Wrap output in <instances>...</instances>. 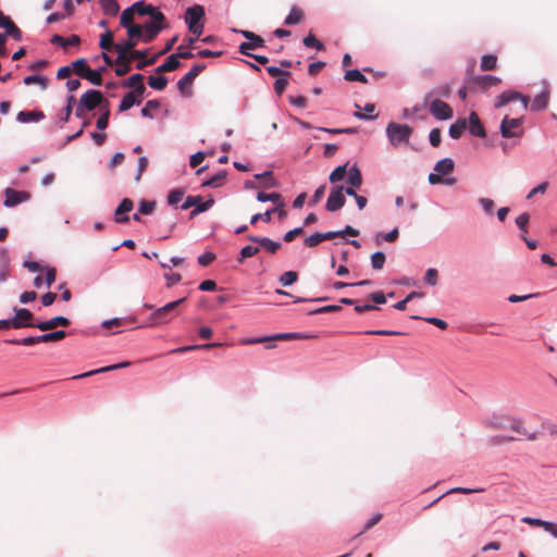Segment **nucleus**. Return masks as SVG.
Segmentation results:
<instances>
[{
  "mask_svg": "<svg viewBox=\"0 0 557 557\" xmlns=\"http://www.w3.org/2000/svg\"><path fill=\"white\" fill-rule=\"evenodd\" d=\"M225 176H226V173L222 171V172L215 174L214 176H212L210 180L206 181L202 185L210 186V187H218L223 183Z\"/></svg>",
  "mask_w": 557,
  "mask_h": 557,
  "instance_id": "6e6d98bb",
  "label": "nucleus"
},
{
  "mask_svg": "<svg viewBox=\"0 0 557 557\" xmlns=\"http://www.w3.org/2000/svg\"><path fill=\"white\" fill-rule=\"evenodd\" d=\"M206 69V64L200 63L194 65L190 71L185 74L177 83V87L182 94H185L186 88H189L195 78Z\"/></svg>",
  "mask_w": 557,
  "mask_h": 557,
  "instance_id": "2eb2a0df",
  "label": "nucleus"
},
{
  "mask_svg": "<svg viewBox=\"0 0 557 557\" xmlns=\"http://www.w3.org/2000/svg\"><path fill=\"white\" fill-rule=\"evenodd\" d=\"M468 91L474 92L475 90H474L472 84L470 83V79L468 78V76H466L465 82H463V86L458 91L459 98L461 100H465L467 98Z\"/></svg>",
  "mask_w": 557,
  "mask_h": 557,
  "instance_id": "e2e57ef3",
  "label": "nucleus"
},
{
  "mask_svg": "<svg viewBox=\"0 0 557 557\" xmlns=\"http://www.w3.org/2000/svg\"><path fill=\"white\" fill-rule=\"evenodd\" d=\"M467 128L466 119H458L453 125L449 127V135L454 139H458L463 134Z\"/></svg>",
  "mask_w": 557,
  "mask_h": 557,
  "instance_id": "cd10ccee",
  "label": "nucleus"
},
{
  "mask_svg": "<svg viewBox=\"0 0 557 557\" xmlns=\"http://www.w3.org/2000/svg\"><path fill=\"white\" fill-rule=\"evenodd\" d=\"M264 47V40L261 36L255 34L248 42H242L239 46V52L245 55H251L249 50Z\"/></svg>",
  "mask_w": 557,
  "mask_h": 557,
  "instance_id": "4be33fe9",
  "label": "nucleus"
},
{
  "mask_svg": "<svg viewBox=\"0 0 557 557\" xmlns=\"http://www.w3.org/2000/svg\"><path fill=\"white\" fill-rule=\"evenodd\" d=\"M347 174L349 186L360 187L362 185V175L357 166L350 168Z\"/></svg>",
  "mask_w": 557,
  "mask_h": 557,
  "instance_id": "2f4dec72",
  "label": "nucleus"
},
{
  "mask_svg": "<svg viewBox=\"0 0 557 557\" xmlns=\"http://www.w3.org/2000/svg\"><path fill=\"white\" fill-rule=\"evenodd\" d=\"M180 65H181V62H180V60H177V55L171 54L163 64L159 65L156 69V72L157 73L172 72V71L178 69Z\"/></svg>",
  "mask_w": 557,
  "mask_h": 557,
  "instance_id": "bb28decb",
  "label": "nucleus"
},
{
  "mask_svg": "<svg viewBox=\"0 0 557 557\" xmlns=\"http://www.w3.org/2000/svg\"><path fill=\"white\" fill-rule=\"evenodd\" d=\"M141 102L140 99L135 97V92H127L123 98L119 106V111L124 112L131 109L134 104H139Z\"/></svg>",
  "mask_w": 557,
  "mask_h": 557,
  "instance_id": "c85d7f7f",
  "label": "nucleus"
},
{
  "mask_svg": "<svg viewBox=\"0 0 557 557\" xmlns=\"http://www.w3.org/2000/svg\"><path fill=\"white\" fill-rule=\"evenodd\" d=\"M344 77L348 82L368 83V78L359 70H348Z\"/></svg>",
  "mask_w": 557,
  "mask_h": 557,
  "instance_id": "a19ab883",
  "label": "nucleus"
},
{
  "mask_svg": "<svg viewBox=\"0 0 557 557\" xmlns=\"http://www.w3.org/2000/svg\"><path fill=\"white\" fill-rule=\"evenodd\" d=\"M470 83L472 84L475 91H486L491 87L497 86L500 84L502 79L494 75H473L472 69L468 70L467 73Z\"/></svg>",
  "mask_w": 557,
  "mask_h": 557,
  "instance_id": "0eeeda50",
  "label": "nucleus"
},
{
  "mask_svg": "<svg viewBox=\"0 0 557 557\" xmlns=\"http://www.w3.org/2000/svg\"><path fill=\"white\" fill-rule=\"evenodd\" d=\"M129 364H131V362L124 361V362H120V363H116V364L103 367V368H100V369H97V370L88 371V372L79 374V375H75V376H73V379H81V377L91 376V375L97 374V373H103V372H109V371L116 370V369L126 368Z\"/></svg>",
  "mask_w": 557,
  "mask_h": 557,
  "instance_id": "b1692460",
  "label": "nucleus"
},
{
  "mask_svg": "<svg viewBox=\"0 0 557 557\" xmlns=\"http://www.w3.org/2000/svg\"><path fill=\"white\" fill-rule=\"evenodd\" d=\"M549 96H550V90L547 86H545L544 89L537 96H535V98L533 99V101L530 106L531 111L545 110L548 107Z\"/></svg>",
  "mask_w": 557,
  "mask_h": 557,
  "instance_id": "a211bd4d",
  "label": "nucleus"
},
{
  "mask_svg": "<svg viewBox=\"0 0 557 557\" xmlns=\"http://www.w3.org/2000/svg\"><path fill=\"white\" fill-rule=\"evenodd\" d=\"M311 338L310 335H305L301 333H280L271 337H260V338H253V339H246L243 342L245 345H252V344H259L264 343L268 341H293V339H307Z\"/></svg>",
  "mask_w": 557,
  "mask_h": 557,
  "instance_id": "ddd939ff",
  "label": "nucleus"
},
{
  "mask_svg": "<svg viewBox=\"0 0 557 557\" xmlns=\"http://www.w3.org/2000/svg\"><path fill=\"white\" fill-rule=\"evenodd\" d=\"M72 73H75L77 76L82 78L85 76L86 71H88L89 66L85 59H77L71 64Z\"/></svg>",
  "mask_w": 557,
  "mask_h": 557,
  "instance_id": "473e14b6",
  "label": "nucleus"
},
{
  "mask_svg": "<svg viewBox=\"0 0 557 557\" xmlns=\"http://www.w3.org/2000/svg\"><path fill=\"white\" fill-rule=\"evenodd\" d=\"M102 71H104V69L97 71V70H91L89 67L88 71H86V74L83 78L87 79L92 85L100 86V85H102V76H101Z\"/></svg>",
  "mask_w": 557,
  "mask_h": 557,
  "instance_id": "72a5a7b5",
  "label": "nucleus"
},
{
  "mask_svg": "<svg viewBox=\"0 0 557 557\" xmlns=\"http://www.w3.org/2000/svg\"><path fill=\"white\" fill-rule=\"evenodd\" d=\"M430 184L432 185H435V184H447V185H453L456 180L455 178H443L440 174H436V173H431L428 177Z\"/></svg>",
  "mask_w": 557,
  "mask_h": 557,
  "instance_id": "5fc2aeb1",
  "label": "nucleus"
},
{
  "mask_svg": "<svg viewBox=\"0 0 557 557\" xmlns=\"http://www.w3.org/2000/svg\"><path fill=\"white\" fill-rule=\"evenodd\" d=\"M52 44H57L63 48H67L70 46H78L81 44V38L77 35H72L69 38H64L60 35H54L51 39Z\"/></svg>",
  "mask_w": 557,
  "mask_h": 557,
  "instance_id": "a878e982",
  "label": "nucleus"
},
{
  "mask_svg": "<svg viewBox=\"0 0 557 557\" xmlns=\"http://www.w3.org/2000/svg\"><path fill=\"white\" fill-rule=\"evenodd\" d=\"M213 205L214 200L212 198L202 201L200 196H188L182 205V209L187 210L190 207H195V209L190 212V218H195L197 214L209 210Z\"/></svg>",
  "mask_w": 557,
  "mask_h": 557,
  "instance_id": "1a4fd4ad",
  "label": "nucleus"
},
{
  "mask_svg": "<svg viewBox=\"0 0 557 557\" xmlns=\"http://www.w3.org/2000/svg\"><path fill=\"white\" fill-rule=\"evenodd\" d=\"M116 44L113 42V34L108 30L104 34L100 36V42L99 46L103 50H111L114 49V46Z\"/></svg>",
  "mask_w": 557,
  "mask_h": 557,
  "instance_id": "ea45409f",
  "label": "nucleus"
},
{
  "mask_svg": "<svg viewBox=\"0 0 557 557\" xmlns=\"http://www.w3.org/2000/svg\"><path fill=\"white\" fill-rule=\"evenodd\" d=\"M154 201L141 200L139 205V212L141 214H150L154 210Z\"/></svg>",
  "mask_w": 557,
  "mask_h": 557,
  "instance_id": "774afa93",
  "label": "nucleus"
},
{
  "mask_svg": "<svg viewBox=\"0 0 557 557\" xmlns=\"http://www.w3.org/2000/svg\"><path fill=\"white\" fill-rule=\"evenodd\" d=\"M66 336L65 331H54L51 333H46L42 335H39L40 343H49V342H59L63 339Z\"/></svg>",
  "mask_w": 557,
  "mask_h": 557,
  "instance_id": "f704fd0d",
  "label": "nucleus"
},
{
  "mask_svg": "<svg viewBox=\"0 0 557 557\" xmlns=\"http://www.w3.org/2000/svg\"><path fill=\"white\" fill-rule=\"evenodd\" d=\"M132 7H133L134 11L136 13H138L139 15H150L152 17V14H156L157 12H159L153 7L145 5L141 2H136Z\"/></svg>",
  "mask_w": 557,
  "mask_h": 557,
  "instance_id": "79ce46f5",
  "label": "nucleus"
},
{
  "mask_svg": "<svg viewBox=\"0 0 557 557\" xmlns=\"http://www.w3.org/2000/svg\"><path fill=\"white\" fill-rule=\"evenodd\" d=\"M45 117L41 111H21L17 114V121L21 123L38 122Z\"/></svg>",
  "mask_w": 557,
  "mask_h": 557,
  "instance_id": "393cba45",
  "label": "nucleus"
},
{
  "mask_svg": "<svg viewBox=\"0 0 557 557\" xmlns=\"http://www.w3.org/2000/svg\"><path fill=\"white\" fill-rule=\"evenodd\" d=\"M134 13H135V11H134L133 7L127 8L126 10H124V11L122 12L120 23H121V25H122L123 27H125V28H126V27H128V26H131V25H134V24H133V21H134Z\"/></svg>",
  "mask_w": 557,
  "mask_h": 557,
  "instance_id": "a18cd8bd",
  "label": "nucleus"
},
{
  "mask_svg": "<svg viewBox=\"0 0 557 557\" xmlns=\"http://www.w3.org/2000/svg\"><path fill=\"white\" fill-rule=\"evenodd\" d=\"M259 251H260V247H258V246L248 245V246L243 247L240 250V257L238 259V262L242 263L244 261V259L253 257Z\"/></svg>",
  "mask_w": 557,
  "mask_h": 557,
  "instance_id": "09e8293b",
  "label": "nucleus"
},
{
  "mask_svg": "<svg viewBox=\"0 0 557 557\" xmlns=\"http://www.w3.org/2000/svg\"><path fill=\"white\" fill-rule=\"evenodd\" d=\"M248 239L252 243L259 244L258 247H262L270 253H275L281 248V244L278 242H274L268 237L249 236Z\"/></svg>",
  "mask_w": 557,
  "mask_h": 557,
  "instance_id": "412c9836",
  "label": "nucleus"
},
{
  "mask_svg": "<svg viewBox=\"0 0 557 557\" xmlns=\"http://www.w3.org/2000/svg\"><path fill=\"white\" fill-rule=\"evenodd\" d=\"M523 117H509L505 115L500 123V134L504 138L521 137L523 135L522 127Z\"/></svg>",
  "mask_w": 557,
  "mask_h": 557,
  "instance_id": "39448f33",
  "label": "nucleus"
},
{
  "mask_svg": "<svg viewBox=\"0 0 557 557\" xmlns=\"http://www.w3.org/2000/svg\"><path fill=\"white\" fill-rule=\"evenodd\" d=\"M469 132L476 137L484 138L486 136L485 128L475 112H471L469 115Z\"/></svg>",
  "mask_w": 557,
  "mask_h": 557,
  "instance_id": "6ab92c4d",
  "label": "nucleus"
},
{
  "mask_svg": "<svg viewBox=\"0 0 557 557\" xmlns=\"http://www.w3.org/2000/svg\"><path fill=\"white\" fill-rule=\"evenodd\" d=\"M203 17L205 9L199 4L189 7L185 12V22L188 25V29L197 37L203 32V24L201 22Z\"/></svg>",
  "mask_w": 557,
  "mask_h": 557,
  "instance_id": "7ed1b4c3",
  "label": "nucleus"
},
{
  "mask_svg": "<svg viewBox=\"0 0 557 557\" xmlns=\"http://www.w3.org/2000/svg\"><path fill=\"white\" fill-rule=\"evenodd\" d=\"M5 207H14L21 202H24L29 199L30 195L27 191H18L12 188H7L5 191Z\"/></svg>",
  "mask_w": 557,
  "mask_h": 557,
  "instance_id": "dca6fc26",
  "label": "nucleus"
},
{
  "mask_svg": "<svg viewBox=\"0 0 557 557\" xmlns=\"http://www.w3.org/2000/svg\"><path fill=\"white\" fill-rule=\"evenodd\" d=\"M183 196H184V190H182V189L171 190L170 194L168 195L169 205L174 206V205L178 203L182 200Z\"/></svg>",
  "mask_w": 557,
  "mask_h": 557,
  "instance_id": "bf43d9fd",
  "label": "nucleus"
},
{
  "mask_svg": "<svg viewBox=\"0 0 557 557\" xmlns=\"http://www.w3.org/2000/svg\"><path fill=\"white\" fill-rule=\"evenodd\" d=\"M134 203L129 198H124L114 211V220L116 223H126L129 218L126 213L131 212Z\"/></svg>",
  "mask_w": 557,
  "mask_h": 557,
  "instance_id": "f3484780",
  "label": "nucleus"
},
{
  "mask_svg": "<svg viewBox=\"0 0 557 557\" xmlns=\"http://www.w3.org/2000/svg\"><path fill=\"white\" fill-rule=\"evenodd\" d=\"M304 18H305L304 10L301 8L295 5L290 9L288 15L286 16V18L284 21V24L288 25V26L297 25V24L301 23Z\"/></svg>",
  "mask_w": 557,
  "mask_h": 557,
  "instance_id": "5701e85b",
  "label": "nucleus"
},
{
  "mask_svg": "<svg viewBox=\"0 0 557 557\" xmlns=\"http://www.w3.org/2000/svg\"><path fill=\"white\" fill-rule=\"evenodd\" d=\"M297 280H298V273L296 271H287L280 276L278 282L283 286H289V285L294 284L295 282H297Z\"/></svg>",
  "mask_w": 557,
  "mask_h": 557,
  "instance_id": "37998d69",
  "label": "nucleus"
},
{
  "mask_svg": "<svg viewBox=\"0 0 557 557\" xmlns=\"http://www.w3.org/2000/svg\"><path fill=\"white\" fill-rule=\"evenodd\" d=\"M15 315L12 318L13 329L36 327L34 323V314L25 308L15 309Z\"/></svg>",
  "mask_w": 557,
  "mask_h": 557,
  "instance_id": "f8f14e48",
  "label": "nucleus"
},
{
  "mask_svg": "<svg viewBox=\"0 0 557 557\" xmlns=\"http://www.w3.org/2000/svg\"><path fill=\"white\" fill-rule=\"evenodd\" d=\"M347 173H348L347 165L346 164L339 165L332 171L329 180L332 184L337 183V182L342 181L346 176Z\"/></svg>",
  "mask_w": 557,
  "mask_h": 557,
  "instance_id": "58836bf2",
  "label": "nucleus"
},
{
  "mask_svg": "<svg viewBox=\"0 0 557 557\" xmlns=\"http://www.w3.org/2000/svg\"><path fill=\"white\" fill-rule=\"evenodd\" d=\"M424 281L426 284L431 285V286H435L437 284V281H438V272L436 269H428L426 272H425V276H424Z\"/></svg>",
  "mask_w": 557,
  "mask_h": 557,
  "instance_id": "13d9d810",
  "label": "nucleus"
},
{
  "mask_svg": "<svg viewBox=\"0 0 557 557\" xmlns=\"http://www.w3.org/2000/svg\"><path fill=\"white\" fill-rule=\"evenodd\" d=\"M497 57L494 54H485L481 59L480 67L482 71H491L496 67Z\"/></svg>",
  "mask_w": 557,
  "mask_h": 557,
  "instance_id": "e433bc0d",
  "label": "nucleus"
},
{
  "mask_svg": "<svg viewBox=\"0 0 557 557\" xmlns=\"http://www.w3.org/2000/svg\"><path fill=\"white\" fill-rule=\"evenodd\" d=\"M346 198L344 195L343 186H335L331 189V193L327 197L325 209L329 212H335L342 209L345 206Z\"/></svg>",
  "mask_w": 557,
  "mask_h": 557,
  "instance_id": "9d476101",
  "label": "nucleus"
},
{
  "mask_svg": "<svg viewBox=\"0 0 557 557\" xmlns=\"http://www.w3.org/2000/svg\"><path fill=\"white\" fill-rule=\"evenodd\" d=\"M302 42L307 48H315L317 50L324 49V45L320 40H318L315 36L312 35L311 33L304 38Z\"/></svg>",
  "mask_w": 557,
  "mask_h": 557,
  "instance_id": "de8ad7c7",
  "label": "nucleus"
},
{
  "mask_svg": "<svg viewBox=\"0 0 557 557\" xmlns=\"http://www.w3.org/2000/svg\"><path fill=\"white\" fill-rule=\"evenodd\" d=\"M148 85L156 90H163L168 85V79L162 75L149 76Z\"/></svg>",
  "mask_w": 557,
  "mask_h": 557,
  "instance_id": "4c0bfd02",
  "label": "nucleus"
},
{
  "mask_svg": "<svg viewBox=\"0 0 557 557\" xmlns=\"http://www.w3.org/2000/svg\"><path fill=\"white\" fill-rule=\"evenodd\" d=\"M143 81L144 76L141 74H133L126 82H124V86L127 88H134L137 85L141 84Z\"/></svg>",
  "mask_w": 557,
  "mask_h": 557,
  "instance_id": "338daca9",
  "label": "nucleus"
},
{
  "mask_svg": "<svg viewBox=\"0 0 557 557\" xmlns=\"http://www.w3.org/2000/svg\"><path fill=\"white\" fill-rule=\"evenodd\" d=\"M5 343L12 345H22V346H32L35 344H39V336H29L22 339H7Z\"/></svg>",
  "mask_w": 557,
  "mask_h": 557,
  "instance_id": "c03bdc74",
  "label": "nucleus"
},
{
  "mask_svg": "<svg viewBox=\"0 0 557 557\" xmlns=\"http://www.w3.org/2000/svg\"><path fill=\"white\" fill-rule=\"evenodd\" d=\"M429 102L430 113L437 120H449L453 117V109L445 101L440 99H431Z\"/></svg>",
  "mask_w": 557,
  "mask_h": 557,
  "instance_id": "9b49d317",
  "label": "nucleus"
},
{
  "mask_svg": "<svg viewBox=\"0 0 557 557\" xmlns=\"http://www.w3.org/2000/svg\"><path fill=\"white\" fill-rule=\"evenodd\" d=\"M103 100L104 99L101 91L90 89L81 97L79 102L82 107H84L86 110L91 111L96 109L98 106H100L103 102Z\"/></svg>",
  "mask_w": 557,
  "mask_h": 557,
  "instance_id": "4468645a",
  "label": "nucleus"
},
{
  "mask_svg": "<svg viewBox=\"0 0 557 557\" xmlns=\"http://www.w3.org/2000/svg\"><path fill=\"white\" fill-rule=\"evenodd\" d=\"M215 260V255L211 251H207L198 257V263L202 267H207Z\"/></svg>",
  "mask_w": 557,
  "mask_h": 557,
  "instance_id": "69168bd1",
  "label": "nucleus"
},
{
  "mask_svg": "<svg viewBox=\"0 0 557 557\" xmlns=\"http://www.w3.org/2000/svg\"><path fill=\"white\" fill-rule=\"evenodd\" d=\"M164 21L165 16L162 12L152 14L151 21L141 26L144 32L143 40L145 42L152 41L162 30Z\"/></svg>",
  "mask_w": 557,
  "mask_h": 557,
  "instance_id": "423d86ee",
  "label": "nucleus"
},
{
  "mask_svg": "<svg viewBox=\"0 0 557 557\" xmlns=\"http://www.w3.org/2000/svg\"><path fill=\"white\" fill-rule=\"evenodd\" d=\"M529 221H530V215H529V213L524 212L517 216L516 224L523 233H527Z\"/></svg>",
  "mask_w": 557,
  "mask_h": 557,
  "instance_id": "052dcab7",
  "label": "nucleus"
},
{
  "mask_svg": "<svg viewBox=\"0 0 557 557\" xmlns=\"http://www.w3.org/2000/svg\"><path fill=\"white\" fill-rule=\"evenodd\" d=\"M256 178L258 180H263L264 181V187L265 188H272V187H275L277 185L276 181L274 180L273 177V174L271 171H267L262 174H256L255 175Z\"/></svg>",
  "mask_w": 557,
  "mask_h": 557,
  "instance_id": "49530a36",
  "label": "nucleus"
},
{
  "mask_svg": "<svg viewBox=\"0 0 557 557\" xmlns=\"http://www.w3.org/2000/svg\"><path fill=\"white\" fill-rule=\"evenodd\" d=\"M385 255L382 251L374 252L371 256V264L374 270H381L385 263Z\"/></svg>",
  "mask_w": 557,
  "mask_h": 557,
  "instance_id": "8fccbe9b",
  "label": "nucleus"
},
{
  "mask_svg": "<svg viewBox=\"0 0 557 557\" xmlns=\"http://www.w3.org/2000/svg\"><path fill=\"white\" fill-rule=\"evenodd\" d=\"M186 301V298H180L177 300L168 302L166 305L157 308L149 317L148 324L150 326H159L162 324H166L173 320V318L177 314V308Z\"/></svg>",
  "mask_w": 557,
  "mask_h": 557,
  "instance_id": "f03ea898",
  "label": "nucleus"
},
{
  "mask_svg": "<svg viewBox=\"0 0 557 557\" xmlns=\"http://www.w3.org/2000/svg\"><path fill=\"white\" fill-rule=\"evenodd\" d=\"M435 95H440L443 97H448L450 95V87L449 85H443L438 87L435 91H431L426 94L425 96V102L430 101Z\"/></svg>",
  "mask_w": 557,
  "mask_h": 557,
  "instance_id": "864d4df0",
  "label": "nucleus"
},
{
  "mask_svg": "<svg viewBox=\"0 0 557 557\" xmlns=\"http://www.w3.org/2000/svg\"><path fill=\"white\" fill-rule=\"evenodd\" d=\"M160 108V102L158 100H149L146 102L145 107L141 109V115L145 117H152L150 111L157 110Z\"/></svg>",
  "mask_w": 557,
  "mask_h": 557,
  "instance_id": "4d7b16f0",
  "label": "nucleus"
},
{
  "mask_svg": "<svg viewBox=\"0 0 557 557\" xmlns=\"http://www.w3.org/2000/svg\"><path fill=\"white\" fill-rule=\"evenodd\" d=\"M7 37L10 36L14 38L15 40L20 41L22 39V32L21 29L14 24L12 21L5 28Z\"/></svg>",
  "mask_w": 557,
  "mask_h": 557,
  "instance_id": "603ef678",
  "label": "nucleus"
},
{
  "mask_svg": "<svg viewBox=\"0 0 557 557\" xmlns=\"http://www.w3.org/2000/svg\"><path fill=\"white\" fill-rule=\"evenodd\" d=\"M257 199L261 202L272 201L274 203H278L282 200V197L277 193L265 194L263 191H259L257 194Z\"/></svg>",
  "mask_w": 557,
  "mask_h": 557,
  "instance_id": "3c124183",
  "label": "nucleus"
},
{
  "mask_svg": "<svg viewBox=\"0 0 557 557\" xmlns=\"http://www.w3.org/2000/svg\"><path fill=\"white\" fill-rule=\"evenodd\" d=\"M126 29L129 37L126 41H132L136 46L138 39L144 36L143 27L140 25H131Z\"/></svg>",
  "mask_w": 557,
  "mask_h": 557,
  "instance_id": "c9c22d12",
  "label": "nucleus"
},
{
  "mask_svg": "<svg viewBox=\"0 0 557 557\" xmlns=\"http://www.w3.org/2000/svg\"><path fill=\"white\" fill-rule=\"evenodd\" d=\"M104 14L115 16L119 13L120 7L116 0H99Z\"/></svg>",
  "mask_w": 557,
  "mask_h": 557,
  "instance_id": "7c9ffc66",
  "label": "nucleus"
},
{
  "mask_svg": "<svg viewBox=\"0 0 557 557\" xmlns=\"http://www.w3.org/2000/svg\"><path fill=\"white\" fill-rule=\"evenodd\" d=\"M387 137L393 146H398L403 143H408L412 128L407 124H398L391 122L386 127Z\"/></svg>",
  "mask_w": 557,
  "mask_h": 557,
  "instance_id": "20e7f679",
  "label": "nucleus"
},
{
  "mask_svg": "<svg viewBox=\"0 0 557 557\" xmlns=\"http://www.w3.org/2000/svg\"><path fill=\"white\" fill-rule=\"evenodd\" d=\"M511 101H520L522 111H527L529 108L530 98L515 90H506L496 98L494 107L498 109Z\"/></svg>",
  "mask_w": 557,
  "mask_h": 557,
  "instance_id": "6e6552de",
  "label": "nucleus"
},
{
  "mask_svg": "<svg viewBox=\"0 0 557 557\" xmlns=\"http://www.w3.org/2000/svg\"><path fill=\"white\" fill-rule=\"evenodd\" d=\"M288 77L289 76H281L276 78L274 83V89L278 95L283 94V91L286 89L288 85Z\"/></svg>",
  "mask_w": 557,
  "mask_h": 557,
  "instance_id": "0e129e2a",
  "label": "nucleus"
},
{
  "mask_svg": "<svg viewBox=\"0 0 557 557\" xmlns=\"http://www.w3.org/2000/svg\"><path fill=\"white\" fill-rule=\"evenodd\" d=\"M70 323L71 322L67 318L58 315L48 321L37 323L36 327L39 329L40 331H50V330H54L59 325L67 326V325H70Z\"/></svg>",
  "mask_w": 557,
  "mask_h": 557,
  "instance_id": "aec40b11",
  "label": "nucleus"
},
{
  "mask_svg": "<svg viewBox=\"0 0 557 557\" xmlns=\"http://www.w3.org/2000/svg\"><path fill=\"white\" fill-rule=\"evenodd\" d=\"M25 85L40 84L42 87L47 86V78L39 75H29L24 78Z\"/></svg>",
  "mask_w": 557,
  "mask_h": 557,
  "instance_id": "680f3d73",
  "label": "nucleus"
},
{
  "mask_svg": "<svg viewBox=\"0 0 557 557\" xmlns=\"http://www.w3.org/2000/svg\"><path fill=\"white\" fill-rule=\"evenodd\" d=\"M454 166H455L454 161L450 158H445V159L440 160L435 164L434 170L442 175H447L453 172Z\"/></svg>",
  "mask_w": 557,
  "mask_h": 557,
  "instance_id": "c756f323",
  "label": "nucleus"
},
{
  "mask_svg": "<svg viewBox=\"0 0 557 557\" xmlns=\"http://www.w3.org/2000/svg\"><path fill=\"white\" fill-rule=\"evenodd\" d=\"M135 44L132 41H125L114 46V50L117 53L115 64V74L117 76H124L131 71V62L135 59H143L146 57L145 51L134 50Z\"/></svg>",
  "mask_w": 557,
  "mask_h": 557,
  "instance_id": "f257e3e1",
  "label": "nucleus"
}]
</instances>
